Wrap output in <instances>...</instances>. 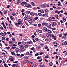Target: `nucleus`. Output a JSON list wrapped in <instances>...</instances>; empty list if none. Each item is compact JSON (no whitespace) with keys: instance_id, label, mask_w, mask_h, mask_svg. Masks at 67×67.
<instances>
[{"instance_id":"f257e3e1","label":"nucleus","mask_w":67,"mask_h":67,"mask_svg":"<svg viewBox=\"0 0 67 67\" xmlns=\"http://www.w3.org/2000/svg\"><path fill=\"white\" fill-rule=\"evenodd\" d=\"M9 60L10 61H11L12 62L14 61V59L13 58V57L11 56H10L9 57Z\"/></svg>"},{"instance_id":"f03ea898","label":"nucleus","mask_w":67,"mask_h":67,"mask_svg":"<svg viewBox=\"0 0 67 67\" xmlns=\"http://www.w3.org/2000/svg\"><path fill=\"white\" fill-rule=\"evenodd\" d=\"M43 17L44 18H47L48 17V15H47V13H45L44 14L42 15Z\"/></svg>"},{"instance_id":"7ed1b4c3","label":"nucleus","mask_w":67,"mask_h":67,"mask_svg":"<svg viewBox=\"0 0 67 67\" xmlns=\"http://www.w3.org/2000/svg\"><path fill=\"white\" fill-rule=\"evenodd\" d=\"M67 35V34L65 33L63 35V38H67V36H66Z\"/></svg>"},{"instance_id":"20e7f679","label":"nucleus","mask_w":67,"mask_h":67,"mask_svg":"<svg viewBox=\"0 0 67 67\" xmlns=\"http://www.w3.org/2000/svg\"><path fill=\"white\" fill-rule=\"evenodd\" d=\"M42 25H45V26H47L48 25V23H42Z\"/></svg>"},{"instance_id":"39448f33","label":"nucleus","mask_w":67,"mask_h":67,"mask_svg":"<svg viewBox=\"0 0 67 67\" xmlns=\"http://www.w3.org/2000/svg\"><path fill=\"white\" fill-rule=\"evenodd\" d=\"M27 18L28 19H30V20H32V17H30V16L27 15Z\"/></svg>"},{"instance_id":"423d86ee","label":"nucleus","mask_w":67,"mask_h":67,"mask_svg":"<svg viewBox=\"0 0 67 67\" xmlns=\"http://www.w3.org/2000/svg\"><path fill=\"white\" fill-rule=\"evenodd\" d=\"M56 24V22H53L52 23V27H54V25H55Z\"/></svg>"},{"instance_id":"0eeeda50","label":"nucleus","mask_w":67,"mask_h":67,"mask_svg":"<svg viewBox=\"0 0 67 67\" xmlns=\"http://www.w3.org/2000/svg\"><path fill=\"white\" fill-rule=\"evenodd\" d=\"M22 21V20L20 19H19L18 20V23L19 25H20V23Z\"/></svg>"},{"instance_id":"6e6552de","label":"nucleus","mask_w":67,"mask_h":67,"mask_svg":"<svg viewBox=\"0 0 67 67\" xmlns=\"http://www.w3.org/2000/svg\"><path fill=\"white\" fill-rule=\"evenodd\" d=\"M18 64H13L12 65V66L13 67H15V66H18Z\"/></svg>"},{"instance_id":"1a4fd4ad","label":"nucleus","mask_w":67,"mask_h":67,"mask_svg":"<svg viewBox=\"0 0 67 67\" xmlns=\"http://www.w3.org/2000/svg\"><path fill=\"white\" fill-rule=\"evenodd\" d=\"M21 49V51L23 52H25V51H26V49H24V48H22Z\"/></svg>"},{"instance_id":"9d476101","label":"nucleus","mask_w":67,"mask_h":67,"mask_svg":"<svg viewBox=\"0 0 67 67\" xmlns=\"http://www.w3.org/2000/svg\"><path fill=\"white\" fill-rule=\"evenodd\" d=\"M49 40H51V39H48V38H46L45 40V41L46 42H48Z\"/></svg>"},{"instance_id":"9b49d317","label":"nucleus","mask_w":67,"mask_h":67,"mask_svg":"<svg viewBox=\"0 0 67 67\" xmlns=\"http://www.w3.org/2000/svg\"><path fill=\"white\" fill-rule=\"evenodd\" d=\"M30 15H33V16H34V13H33V12H31L30 13Z\"/></svg>"},{"instance_id":"f8f14e48","label":"nucleus","mask_w":67,"mask_h":67,"mask_svg":"<svg viewBox=\"0 0 67 67\" xmlns=\"http://www.w3.org/2000/svg\"><path fill=\"white\" fill-rule=\"evenodd\" d=\"M47 32L49 33H52V31L49 30H48L47 31Z\"/></svg>"},{"instance_id":"ddd939ff","label":"nucleus","mask_w":67,"mask_h":67,"mask_svg":"<svg viewBox=\"0 0 67 67\" xmlns=\"http://www.w3.org/2000/svg\"><path fill=\"white\" fill-rule=\"evenodd\" d=\"M0 35L1 36H4V33H2V32L0 33Z\"/></svg>"},{"instance_id":"4468645a","label":"nucleus","mask_w":67,"mask_h":67,"mask_svg":"<svg viewBox=\"0 0 67 67\" xmlns=\"http://www.w3.org/2000/svg\"><path fill=\"white\" fill-rule=\"evenodd\" d=\"M32 25H33L34 26H37V25L36 24H31Z\"/></svg>"},{"instance_id":"2eb2a0df","label":"nucleus","mask_w":67,"mask_h":67,"mask_svg":"<svg viewBox=\"0 0 67 67\" xmlns=\"http://www.w3.org/2000/svg\"><path fill=\"white\" fill-rule=\"evenodd\" d=\"M21 44H23V45H25V44H26V42L24 41H22L21 42Z\"/></svg>"},{"instance_id":"dca6fc26","label":"nucleus","mask_w":67,"mask_h":67,"mask_svg":"<svg viewBox=\"0 0 67 67\" xmlns=\"http://www.w3.org/2000/svg\"><path fill=\"white\" fill-rule=\"evenodd\" d=\"M25 58H26V59H29V57L27 56H25L24 57Z\"/></svg>"},{"instance_id":"f3484780","label":"nucleus","mask_w":67,"mask_h":67,"mask_svg":"<svg viewBox=\"0 0 67 67\" xmlns=\"http://www.w3.org/2000/svg\"><path fill=\"white\" fill-rule=\"evenodd\" d=\"M64 44L65 46H66L67 44V41H65L64 42Z\"/></svg>"},{"instance_id":"a211bd4d","label":"nucleus","mask_w":67,"mask_h":67,"mask_svg":"<svg viewBox=\"0 0 67 67\" xmlns=\"http://www.w3.org/2000/svg\"><path fill=\"white\" fill-rule=\"evenodd\" d=\"M44 58H49V56L48 55L45 56L44 57Z\"/></svg>"},{"instance_id":"6ab92c4d","label":"nucleus","mask_w":67,"mask_h":67,"mask_svg":"<svg viewBox=\"0 0 67 67\" xmlns=\"http://www.w3.org/2000/svg\"><path fill=\"white\" fill-rule=\"evenodd\" d=\"M25 63H28V64H30V62L27 60H26L25 61Z\"/></svg>"},{"instance_id":"aec40b11","label":"nucleus","mask_w":67,"mask_h":67,"mask_svg":"<svg viewBox=\"0 0 67 67\" xmlns=\"http://www.w3.org/2000/svg\"><path fill=\"white\" fill-rule=\"evenodd\" d=\"M43 29L45 31H47L48 30L47 29V28L45 27H43Z\"/></svg>"},{"instance_id":"412c9836","label":"nucleus","mask_w":67,"mask_h":67,"mask_svg":"<svg viewBox=\"0 0 67 67\" xmlns=\"http://www.w3.org/2000/svg\"><path fill=\"white\" fill-rule=\"evenodd\" d=\"M53 65V63L52 62H51L49 63V65L50 66H52Z\"/></svg>"},{"instance_id":"4be33fe9","label":"nucleus","mask_w":67,"mask_h":67,"mask_svg":"<svg viewBox=\"0 0 67 67\" xmlns=\"http://www.w3.org/2000/svg\"><path fill=\"white\" fill-rule=\"evenodd\" d=\"M63 20L64 22H66V18H63Z\"/></svg>"},{"instance_id":"5701e85b","label":"nucleus","mask_w":67,"mask_h":67,"mask_svg":"<svg viewBox=\"0 0 67 67\" xmlns=\"http://www.w3.org/2000/svg\"><path fill=\"white\" fill-rule=\"evenodd\" d=\"M42 25L41 24H38V27H41V25Z\"/></svg>"},{"instance_id":"b1692460","label":"nucleus","mask_w":67,"mask_h":67,"mask_svg":"<svg viewBox=\"0 0 67 67\" xmlns=\"http://www.w3.org/2000/svg\"><path fill=\"white\" fill-rule=\"evenodd\" d=\"M38 32L40 33H42V31L41 30H38Z\"/></svg>"},{"instance_id":"393cba45","label":"nucleus","mask_w":67,"mask_h":67,"mask_svg":"<svg viewBox=\"0 0 67 67\" xmlns=\"http://www.w3.org/2000/svg\"><path fill=\"white\" fill-rule=\"evenodd\" d=\"M27 8H32V6L31 5L29 4V5H28V7Z\"/></svg>"},{"instance_id":"a878e982","label":"nucleus","mask_w":67,"mask_h":67,"mask_svg":"<svg viewBox=\"0 0 67 67\" xmlns=\"http://www.w3.org/2000/svg\"><path fill=\"white\" fill-rule=\"evenodd\" d=\"M26 13L27 14H29V13H30V11H27L26 12Z\"/></svg>"},{"instance_id":"bb28decb","label":"nucleus","mask_w":67,"mask_h":67,"mask_svg":"<svg viewBox=\"0 0 67 67\" xmlns=\"http://www.w3.org/2000/svg\"><path fill=\"white\" fill-rule=\"evenodd\" d=\"M13 42V41H10L9 42V44H12V42Z\"/></svg>"},{"instance_id":"cd10ccee","label":"nucleus","mask_w":67,"mask_h":67,"mask_svg":"<svg viewBox=\"0 0 67 67\" xmlns=\"http://www.w3.org/2000/svg\"><path fill=\"white\" fill-rule=\"evenodd\" d=\"M11 54H12V55H15V53L14 52H12L11 53Z\"/></svg>"},{"instance_id":"c85d7f7f","label":"nucleus","mask_w":67,"mask_h":67,"mask_svg":"<svg viewBox=\"0 0 67 67\" xmlns=\"http://www.w3.org/2000/svg\"><path fill=\"white\" fill-rule=\"evenodd\" d=\"M27 17L25 16L24 18V20H27Z\"/></svg>"},{"instance_id":"c756f323","label":"nucleus","mask_w":67,"mask_h":67,"mask_svg":"<svg viewBox=\"0 0 67 67\" xmlns=\"http://www.w3.org/2000/svg\"><path fill=\"white\" fill-rule=\"evenodd\" d=\"M9 27L10 29H11L12 28V25H11L10 26H9Z\"/></svg>"},{"instance_id":"7c9ffc66","label":"nucleus","mask_w":67,"mask_h":67,"mask_svg":"<svg viewBox=\"0 0 67 67\" xmlns=\"http://www.w3.org/2000/svg\"><path fill=\"white\" fill-rule=\"evenodd\" d=\"M38 19V18L37 16L35 18H34V19L35 20H37Z\"/></svg>"},{"instance_id":"2f4dec72","label":"nucleus","mask_w":67,"mask_h":67,"mask_svg":"<svg viewBox=\"0 0 67 67\" xmlns=\"http://www.w3.org/2000/svg\"><path fill=\"white\" fill-rule=\"evenodd\" d=\"M28 22H29V23H30V24H32V21H31V20H29V21Z\"/></svg>"},{"instance_id":"473e14b6","label":"nucleus","mask_w":67,"mask_h":67,"mask_svg":"<svg viewBox=\"0 0 67 67\" xmlns=\"http://www.w3.org/2000/svg\"><path fill=\"white\" fill-rule=\"evenodd\" d=\"M59 15V16L60 17V18H62L63 15V14H60Z\"/></svg>"},{"instance_id":"72a5a7b5","label":"nucleus","mask_w":67,"mask_h":67,"mask_svg":"<svg viewBox=\"0 0 67 67\" xmlns=\"http://www.w3.org/2000/svg\"><path fill=\"white\" fill-rule=\"evenodd\" d=\"M23 46L22 44H20L19 46V47H21V48H23Z\"/></svg>"},{"instance_id":"f704fd0d","label":"nucleus","mask_w":67,"mask_h":67,"mask_svg":"<svg viewBox=\"0 0 67 67\" xmlns=\"http://www.w3.org/2000/svg\"><path fill=\"white\" fill-rule=\"evenodd\" d=\"M21 43H22V42H18V45H20V44H21Z\"/></svg>"},{"instance_id":"c9c22d12","label":"nucleus","mask_w":67,"mask_h":67,"mask_svg":"<svg viewBox=\"0 0 67 67\" xmlns=\"http://www.w3.org/2000/svg\"><path fill=\"white\" fill-rule=\"evenodd\" d=\"M38 14L39 16H42V14L41 13H38Z\"/></svg>"},{"instance_id":"e433bc0d","label":"nucleus","mask_w":67,"mask_h":67,"mask_svg":"<svg viewBox=\"0 0 67 67\" xmlns=\"http://www.w3.org/2000/svg\"><path fill=\"white\" fill-rule=\"evenodd\" d=\"M40 46H42V47H43V46H44V44H43V43H41L40 44Z\"/></svg>"},{"instance_id":"4c0bfd02","label":"nucleus","mask_w":67,"mask_h":67,"mask_svg":"<svg viewBox=\"0 0 67 67\" xmlns=\"http://www.w3.org/2000/svg\"><path fill=\"white\" fill-rule=\"evenodd\" d=\"M29 4H26L25 5V7H27V8L28 7V6H29Z\"/></svg>"},{"instance_id":"58836bf2","label":"nucleus","mask_w":67,"mask_h":67,"mask_svg":"<svg viewBox=\"0 0 67 67\" xmlns=\"http://www.w3.org/2000/svg\"><path fill=\"white\" fill-rule=\"evenodd\" d=\"M2 39L3 40H5V37H2Z\"/></svg>"},{"instance_id":"ea45409f","label":"nucleus","mask_w":67,"mask_h":67,"mask_svg":"<svg viewBox=\"0 0 67 67\" xmlns=\"http://www.w3.org/2000/svg\"><path fill=\"white\" fill-rule=\"evenodd\" d=\"M26 54L27 55H29V52H27Z\"/></svg>"},{"instance_id":"a19ab883","label":"nucleus","mask_w":67,"mask_h":67,"mask_svg":"<svg viewBox=\"0 0 67 67\" xmlns=\"http://www.w3.org/2000/svg\"><path fill=\"white\" fill-rule=\"evenodd\" d=\"M45 12L46 13H48V10H47V9H46V10H45Z\"/></svg>"},{"instance_id":"79ce46f5","label":"nucleus","mask_w":67,"mask_h":67,"mask_svg":"<svg viewBox=\"0 0 67 67\" xmlns=\"http://www.w3.org/2000/svg\"><path fill=\"white\" fill-rule=\"evenodd\" d=\"M39 55V54H38V53H37L35 54V56H38V55Z\"/></svg>"},{"instance_id":"37998d69","label":"nucleus","mask_w":67,"mask_h":67,"mask_svg":"<svg viewBox=\"0 0 67 67\" xmlns=\"http://www.w3.org/2000/svg\"><path fill=\"white\" fill-rule=\"evenodd\" d=\"M12 15L13 16H15V13L14 12L12 14Z\"/></svg>"},{"instance_id":"c03bdc74","label":"nucleus","mask_w":67,"mask_h":67,"mask_svg":"<svg viewBox=\"0 0 67 67\" xmlns=\"http://www.w3.org/2000/svg\"><path fill=\"white\" fill-rule=\"evenodd\" d=\"M20 50V49L18 48H16L15 49V51H19Z\"/></svg>"},{"instance_id":"a18cd8bd","label":"nucleus","mask_w":67,"mask_h":67,"mask_svg":"<svg viewBox=\"0 0 67 67\" xmlns=\"http://www.w3.org/2000/svg\"><path fill=\"white\" fill-rule=\"evenodd\" d=\"M29 46H28V45H25V47H24L25 48H28V47Z\"/></svg>"},{"instance_id":"49530a36","label":"nucleus","mask_w":67,"mask_h":67,"mask_svg":"<svg viewBox=\"0 0 67 67\" xmlns=\"http://www.w3.org/2000/svg\"><path fill=\"white\" fill-rule=\"evenodd\" d=\"M13 46H14V47H16V46H17V45L15 44H13Z\"/></svg>"},{"instance_id":"de8ad7c7","label":"nucleus","mask_w":67,"mask_h":67,"mask_svg":"<svg viewBox=\"0 0 67 67\" xmlns=\"http://www.w3.org/2000/svg\"><path fill=\"white\" fill-rule=\"evenodd\" d=\"M55 17L56 18H57V19H58V15H55Z\"/></svg>"},{"instance_id":"09e8293b","label":"nucleus","mask_w":67,"mask_h":67,"mask_svg":"<svg viewBox=\"0 0 67 67\" xmlns=\"http://www.w3.org/2000/svg\"><path fill=\"white\" fill-rule=\"evenodd\" d=\"M3 27H4V29H7V27L5 26V25H4V26H3Z\"/></svg>"},{"instance_id":"8fccbe9b","label":"nucleus","mask_w":67,"mask_h":67,"mask_svg":"<svg viewBox=\"0 0 67 67\" xmlns=\"http://www.w3.org/2000/svg\"><path fill=\"white\" fill-rule=\"evenodd\" d=\"M24 4H25L24 2H22L21 3V5H24Z\"/></svg>"},{"instance_id":"3c124183","label":"nucleus","mask_w":67,"mask_h":67,"mask_svg":"<svg viewBox=\"0 0 67 67\" xmlns=\"http://www.w3.org/2000/svg\"><path fill=\"white\" fill-rule=\"evenodd\" d=\"M57 54V52H55L53 53V55H55Z\"/></svg>"},{"instance_id":"603ef678","label":"nucleus","mask_w":67,"mask_h":67,"mask_svg":"<svg viewBox=\"0 0 67 67\" xmlns=\"http://www.w3.org/2000/svg\"><path fill=\"white\" fill-rule=\"evenodd\" d=\"M35 40H36V41H39V39L37 38H36Z\"/></svg>"},{"instance_id":"864d4df0","label":"nucleus","mask_w":67,"mask_h":67,"mask_svg":"<svg viewBox=\"0 0 67 67\" xmlns=\"http://www.w3.org/2000/svg\"><path fill=\"white\" fill-rule=\"evenodd\" d=\"M12 40L13 41H15V39H14V38H12Z\"/></svg>"},{"instance_id":"5fc2aeb1","label":"nucleus","mask_w":67,"mask_h":67,"mask_svg":"<svg viewBox=\"0 0 67 67\" xmlns=\"http://www.w3.org/2000/svg\"><path fill=\"white\" fill-rule=\"evenodd\" d=\"M46 35L47 36V37H48L49 36V34L48 33H47L46 34Z\"/></svg>"},{"instance_id":"6e6d98bb","label":"nucleus","mask_w":67,"mask_h":67,"mask_svg":"<svg viewBox=\"0 0 67 67\" xmlns=\"http://www.w3.org/2000/svg\"><path fill=\"white\" fill-rule=\"evenodd\" d=\"M53 39L54 40H56V36H54V37H53Z\"/></svg>"},{"instance_id":"4d7b16f0","label":"nucleus","mask_w":67,"mask_h":67,"mask_svg":"<svg viewBox=\"0 0 67 67\" xmlns=\"http://www.w3.org/2000/svg\"><path fill=\"white\" fill-rule=\"evenodd\" d=\"M58 12V10H57L55 11V13H57V12Z\"/></svg>"},{"instance_id":"13d9d810","label":"nucleus","mask_w":67,"mask_h":67,"mask_svg":"<svg viewBox=\"0 0 67 67\" xmlns=\"http://www.w3.org/2000/svg\"><path fill=\"white\" fill-rule=\"evenodd\" d=\"M31 37H32V38H34V37H35V36L34 35H32V36H31Z\"/></svg>"},{"instance_id":"bf43d9fd","label":"nucleus","mask_w":67,"mask_h":67,"mask_svg":"<svg viewBox=\"0 0 67 67\" xmlns=\"http://www.w3.org/2000/svg\"><path fill=\"white\" fill-rule=\"evenodd\" d=\"M22 28H23V29H24L25 28V26L24 25H23L22 26Z\"/></svg>"},{"instance_id":"052dcab7","label":"nucleus","mask_w":67,"mask_h":67,"mask_svg":"<svg viewBox=\"0 0 67 67\" xmlns=\"http://www.w3.org/2000/svg\"><path fill=\"white\" fill-rule=\"evenodd\" d=\"M23 56H24V54H22L20 56V57H23Z\"/></svg>"},{"instance_id":"680f3d73","label":"nucleus","mask_w":67,"mask_h":67,"mask_svg":"<svg viewBox=\"0 0 67 67\" xmlns=\"http://www.w3.org/2000/svg\"><path fill=\"white\" fill-rule=\"evenodd\" d=\"M6 40L7 41H9V38H8V37H7Z\"/></svg>"},{"instance_id":"e2e57ef3","label":"nucleus","mask_w":67,"mask_h":67,"mask_svg":"<svg viewBox=\"0 0 67 67\" xmlns=\"http://www.w3.org/2000/svg\"><path fill=\"white\" fill-rule=\"evenodd\" d=\"M24 9H22L21 11V12L22 13H23L24 12Z\"/></svg>"},{"instance_id":"0e129e2a","label":"nucleus","mask_w":67,"mask_h":67,"mask_svg":"<svg viewBox=\"0 0 67 67\" xmlns=\"http://www.w3.org/2000/svg\"><path fill=\"white\" fill-rule=\"evenodd\" d=\"M0 29L1 30H3V27L2 26H1L0 27Z\"/></svg>"},{"instance_id":"69168bd1","label":"nucleus","mask_w":67,"mask_h":67,"mask_svg":"<svg viewBox=\"0 0 67 67\" xmlns=\"http://www.w3.org/2000/svg\"><path fill=\"white\" fill-rule=\"evenodd\" d=\"M15 25L16 26H17L18 25H19L18 24V23H15Z\"/></svg>"},{"instance_id":"338daca9","label":"nucleus","mask_w":67,"mask_h":67,"mask_svg":"<svg viewBox=\"0 0 67 67\" xmlns=\"http://www.w3.org/2000/svg\"><path fill=\"white\" fill-rule=\"evenodd\" d=\"M38 49H40L41 48V46H39L37 47Z\"/></svg>"},{"instance_id":"774afa93","label":"nucleus","mask_w":67,"mask_h":67,"mask_svg":"<svg viewBox=\"0 0 67 67\" xmlns=\"http://www.w3.org/2000/svg\"><path fill=\"white\" fill-rule=\"evenodd\" d=\"M59 36V37H62V34H60Z\"/></svg>"}]
</instances>
